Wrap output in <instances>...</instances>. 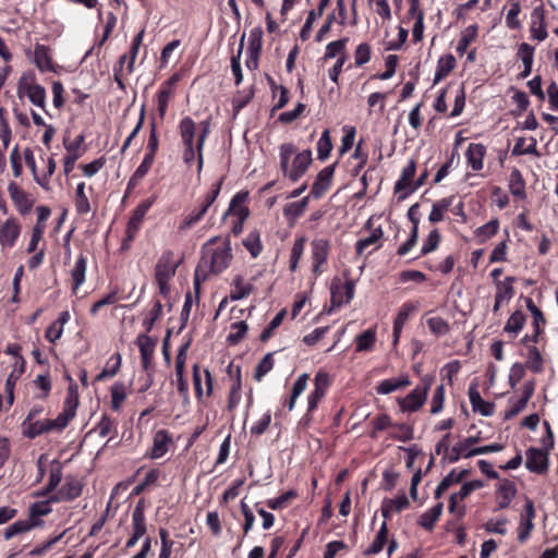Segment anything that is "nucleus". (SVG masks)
<instances>
[{"mask_svg":"<svg viewBox=\"0 0 558 558\" xmlns=\"http://www.w3.org/2000/svg\"><path fill=\"white\" fill-rule=\"evenodd\" d=\"M233 259L229 236H213L201 247V258L194 271L193 288L198 299L201 286L210 276H219L229 268Z\"/></svg>","mask_w":558,"mask_h":558,"instance_id":"f257e3e1","label":"nucleus"},{"mask_svg":"<svg viewBox=\"0 0 558 558\" xmlns=\"http://www.w3.org/2000/svg\"><path fill=\"white\" fill-rule=\"evenodd\" d=\"M78 391L75 384H70L62 411L54 420L22 422V434L24 437L35 439L36 437L50 432H61L75 417L78 407Z\"/></svg>","mask_w":558,"mask_h":558,"instance_id":"f03ea898","label":"nucleus"},{"mask_svg":"<svg viewBox=\"0 0 558 558\" xmlns=\"http://www.w3.org/2000/svg\"><path fill=\"white\" fill-rule=\"evenodd\" d=\"M279 159L282 175L293 183L306 173L313 162L311 149L298 151L296 146L292 143L280 145Z\"/></svg>","mask_w":558,"mask_h":558,"instance_id":"7ed1b4c3","label":"nucleus"},{"mask_svg":"<svg viewBox=\"0 0 558 558\" xmlns=\"http://www.w3.org/2000/svg\"><path fill=\"white\" fill-rule=\"evenodd\" d=\"M435 381L434 374H425L421 377L420 384L404 398L398 400L402 412H416L426 402L428 391Z\"/></svg>","mask_w":558,"mask_h":558,"instance_id":"20e7f679","label":"nucleus"},{"mask_svg":"<svg viewBox=\"0 0 558 558\" xmlns=\"http://www.w3.org/2000/svg\"><path fill=\"white\" fill-rule=\"evenodd\" d=\"M223 181L225 177H221L216 183H214L210 186V190L202 198L201 204L196 206L194 209H192L191 213L184 217L179 227L180 230L191 229L204 218L210 206L217 199L221 191Z\"/></svg>","mask_w":558,"mask_h":558,"instance_id":"39448f33","label":"nucleus"},{"mask_svg":"<svg viewBox=\"0 0 558 558\" xmlns=\"http://www.w3.org/2000/svg\"><path fill=\"white\" fill-rule=\"evenodd\" d=\"M175 270L173 253L171 251L163 252L155 267V281L161 295L168 296L170 292L169 281L175 275Z\"/></svg>","mask_w":558,"mask_h":558,"instance_id":"423d86ee","label":"nucleus"},{"mask_svg":"<svg viewBox=\"0 0 558 558\" xmlns=\"http://www.w3.org/2000/svg\"><path fill=\"white\" fill-rule=\"evenodd\" d=\"M331 243L326 238H315L311 242L312 251V272L315 277L320 276L326 270Z\"/></svg>","mask_w":558,"mask_h":558,"instance_id":"0eeeda50","label":"nucleus"},{"mask_svg":"<svg viewBox=\"0 0 558 558\" xmlns=\"http://www.w3.org/2000/svg\"><path fill=\"white\" fill-rule=\"evenodd\" d=\"M354 292L355 282L353 279H347L343 283L339 279H333L330 287L332 308L349 304L354 296Z\"/></svg>","mask_w":558,"mask_h":558,"instance_id":"6e6552de","label":"nucleus"},{"mask_svg":"<svg viewBox=\"0 0 558 558\" xmlns=\"http://www.w3.org/2000/svg\"><path fill=\"white\" fill-rule=\"evenodd\" d=\"M181 78L182 74L180 72H175L160 85L157 93V110L161 120L167 113L169 101L174 96L175 86Z\"/></svg>","mask_w":558,"mask_h":558,"instance_id":"1a4fd4ad","label":"nucleus"},{"mask_svg":"<svg viewBox=\"0 0 558 558\" xmlns=\"http://www.w3.org/2000/svg\"><path fill=\"white\" fill-rule=\"evenodd\" d=\"M484 486L483 481L474 480L464 483L458 493H454L449 498L448 510L450 513H457L459 518H463L465 514V508H458V501L468 498L474 490L480 489Z\"/></svg>","mask_w":558,"mask_h":558,"instance_id":"9d476101","label":"nucleus"},{"mask_svg":"<svg viewBox=\"0 0 558 558\" xmlns=\"http://www.w3.org/2000/svg\"><path fill=\"white\" fill-rule=\"evenodd\" d=\"M193 386L195 397L198 401L203 400L204 390L202 380H205L206 396L210 397L214 390V377L208 368H202L198 363H195L192 367Z\"/></svg>","mask_w":558,"mask_h":558,"instance_id":"9b49d317","label":"nucleus"},{"mask_svg":"<svg viewBox=\"0 0 558 558\" xmlns=\"http://www.w3.org/2000/svg\"><path fill=\"white\" fill-rule=\"evenodd\" d=\"M83 492V484L74 476H68L64 484L52 495L50 501H72L78 498Z\"/></svg>","mask_w":558,"mask_h":558,"instance_id":"f8f14e48","label":"nucleus"},{"mask_svg":"<svg viewBox=\"0 0 558 558\" xmlns=\"http://www.w3.org/2000/svg\"><path fill=\"white\" fill-rule=\"evenodd\" d=\"M535 518L534 502L531 499H526L524 508L520 514V522L518 526V541L519 543H525L534 529L533 520Z\"/></svg>","mask_w":558,"mask_h":558,"instance_id":"ddd939ff","label":"nucleus"},{"mask_svg":"<svg viewBox=\"0 0 558 558\" xmlns=\"http://www.w3.org/2000/svg\"><path fill=\"white\" fill-rule=\"evenodd\" d=\"M336 170V163L322 169L312 185L310 196L315 199L322 198L332 184V179Z\"/></svg>","mask_w":558,"mask_h":558,"instance_id":"4468645a","label":"nucleus"},{"mask_svg":"<svg viewBox=\"0 0 558 558\" xmlns=\"http://www.w3.org/2000/svg\"><path fill=\"white\" fill-rule=\"evenodd\" d=\"M525 468L535 474H544L548 470V454L549 452L531 447L526 450Z\"/></svg>","mask_w":558,"mask_h":558,"instance_id":"2eb2a0df","label":"nucleus"},{"mask_svg":"<svg viewBox=\"0 0 558 558\" xmlns=\"http://www.w3.org/2000/svg\"><path fill=\"white\" fill-rule=\"evenodd\" d=\"M418 204L412 205L408 210V218L412 222V229L409 239L398 247L397 254L399 256L407 255L417 243L418 239Z\"/></svg>","mask_w":558,"mask_h":558,"instance_id":"dca6fc26","label":"nucleus"},{"mask_svg":"<svg viewBox=\"0 0 558 558\" xmlns=\"http://www.w3.org/2000/svg\"><path fill=\"white\" fill-rule=\"evenodd\" d=\"M22 227L19 220L10 217L0 226V244L2 247L12 248L21 235Z\"/></svg>","mask_w":558,"mask_h":558,"instance_id":"f3484780","label":"nucleus"},{"mask_svg":"<svg viewBox=\"0 0 558 558\" xmlns=\"http://www.w3.org/2000/svg\"><path fill=\"white\" fill-rule=\"evenodd\" d=\"M418 310V303L407 301L404 302L401 307L399 308V312L393 320V329H392V336H393V345L396 347L399 342L402 329L407 323V320L410 318L411 315H413Z\"/></svg>","mask_w":558,"mask_h":558,"instance_id":"a211bd4d","label":"nucleus"},{"mask_svg":"<svg viewBox=\"0 0 558 558\" xmlns=\"http://www.w3.org/2000/svg\"><path fill=\"white\" fill-rule=\"evenodd\" d=\"M248 192L240 191L230 201L229 208L225 213L223 218L227 216H234L236 219L246 220L250 217V209L247 207Z\"/></svg>","mask_w":558,"mask_h":558,"instance_id":"6ab92c4d","label":"nucleus"},{"mask_svg":"<svg viewBox=\"0 0 558 558\" xmlns=\"http://www.w3.org/2000/svg\"><path fill=\"white\" fill-rule=\"evenodd\" d=\"M531 17H532V21L530 24L531 38L536 39L537 41H544L548 36L544 9L542 7L535 8L532 11Z\"/></svg>","mask_w":558,"mask_h":558,"instance_id":"aec40b11","label":"nucleus"},{"mask_svg":"<svg viewBox=\"0 0 558 558\" xmlns=\"http://www.w3.org/2000/svg\"><path fill=\"white\" fill-rule=\"evenodd\" d=\"M480 441V437L470 436L464 438L461 441H458L451 449L447 456V460L450 463L458 462L460 458H471L474 454H471L470 451L473 449L472 447Z\"/></svg>","mask_w":558,"mask_h":558,"instance_id":"412c9836","label":"nucleus"},{"mask_svg":"<svg viewBox=\"0 0 558 558\" xmlns=\"http://www.w3.org/2000/svg\"><path fill=\"white\" fill-rule=\"evenodd\" d=\"M10 197L21 215H26L31 211L33 202L28 198L27 194L15 183L10 182L8 186Z\"/></svg>","mask_w":558,"mask_h":558,"instance_id":"4be33fe9","label":"nucleus"},{"mask_svg":"<svg viewBox=\"0 0 558 558\" xmlns=\"http://www.w3.org/2000/svg\"><path fill=\"white\" fill-rule=\"evenodd\" d=\"M171 442L172 438L168 430H157L154 435L153 447L148 457L154 460L163 457L168 452Z\"/></svg>","mask_w":558,"mask_h":558,"instance_id":"5701e85b","label":"nucleus"},{"mask_svg":"<svg viewBox=\"0 0 558 558\" xmlns=\"http://www.w3.org/2000/svg\"><path fill=\"white\" fill-rule=\"evenodd\" d=\"M469 399L474 412H477L483 416H490L494 414V403L483 400L480 391L477 390L476 384L470 385Z\"/></svg>","mask_w":558,"mask_h":558,"instance_id":"b1692460","label":"nucleus"},{"mask_svg":"<svg viewBox=\"0 0 558 558\" xmlns=\"http://www.w3.org/2000/svg\"><path fill=\"white\" fill-rule=\"evenodd\" d=\"M25 92L29 101L37 106V107H40L41 109L45 110V106H46V90L45 88L39 85V84H23L22 82H20L19 84V95L21 96V94Z\"/></svg>","mask_w":558,"mask_h":558,"instance_id":"393cba45","label":"nucleus"},{"mask_svg":"<svg viewBox=\"0 0 558 558\" xmlns=\"http://www.w3.org/2000/svg\"><path fill=\"white\" fill-rule=\"evenodd\" d=\"M145 29L142 28L133 38L130 51L128 54H123L119 59L120 64V71L123 68V64L128 61L126 70L128 73L131 74L134 71V63L140 50V47L142 46L143 38H144Z\"/></svg>","mask_w":558,"mask_h":558,"instance_id":"a878e982","label":"nucleus"},{"mask_svg":"<svg viewBox=\"0 0 558 558\" xmlns=\"http://www.w3.org/2000/svg\"><path fill=\"white\" fill-rule=\"evenodd\" d=\"M486 155V147L482 143H471L465 151V158L473 171L483 169V160Z\"/></svg>","mask_w":558,"mask_h":558,"instance_id":"bb28decb","label":"nucleus"},{"mask_svg":"<svg viewBox=\"0 0 558 558\" xmlns=\"http://www.w3.org/2000/svg\"><path fill=\"white\" fill-rule=\"evenodd\" d=\"M416 172V162L411 159L409 163L402 169L399 180L395 184V193H401L403 191H410L414 185L413 179Z\"/></svg>","mask_w":558,"mask_h":558,"instance_id":"cd10ccee","label":"nucleus"},{"mask_svg":"<svg viewBox=\"0 0 558 558\" xmlns=\"http://www.w3.org/2000/svg\"><path fill=\"white\" fill-rule=\"evenodd\" d=\"M62 476V465L59 461H53L50 468L48 483L41 492L37 493V496L46 497L52 495L61 483Z\"/></svg>","mask_w":558,"mask_h":558,"instance_id":"c85d7f7f","label":"nucleus"},{"mask_svg":"<svg viewBox=\"0 0 558 558\" xmlns=\"http://www.w3.org/2000/svg\"><path fill=\"white\" fill-rule=\"evenodd\" d=\"M199 133L196 138L197 148V174L199 175L204 166V146L210 133V119H206L199 123Z\"/></svg>","mask_w":558,"mask_h":558,"instance_id":"c756f323","label":"nucleus"},{"mask_svg":"<svg viewBox=\"0 0 558 558\" xmlns=\"http://www.w3.org/2000/svg\"><path fill=\"white\" fill-rule=\"evenodd\" d=\"M34 62L41 72L53 71L50 48L45 45H36L34 50Z\"/></svg>","mask_w":558,"mask_h":558,"instance_id":"7c9ffc66","label":"nucleus"},{"mask_svg":"<svg viewBox=\"0 0 558 558\" xmlns=\"http://www.w3.org/2000/svg\"><path fill=\"white\" fill-rule=\"evenodd\" d=\"M241 389H242V378H241V368L238 366L235 376L232 380V385L230 387V391L228 395V401H227V411L232 413L236 407L241 402Z\"/></svg>","mask_w":558,"mask_h":558,"instance_id":"2f4dec72","label":"nucleus"},{"mask_svg":"<svg viewBox=\"0 0 558 558\" xmlns=\"http://www.w3.org/2000/svg\"><path fill=\"white\" fill-rule=\"evenodd\" d=\"M411 385L410 377L408 375H402L399 378H388L381 380L376 386V392L378 395H389L398 389L408 387Z\"/></svg>","mask_w":558,"mask_h":558,"instance_id":"473e14b6","label":"nucleus"},{"mask_svg":"<svg viewBox=\"0 0 558 558\" xmlns=\"http://www.w3.org/2000/svg\"><path fill=\"white\" fill-rule=\"evenodd\" d=\"M515 486L512 482L506 481L500 484L496 490L497 507L495 510H501L509 507L512 498L515 495Z\"/></svg>","mask_w":558,"mask_h":558,"instance_id":"72a5a7b5","label":"nucleus"},{"mask_svg":"<svg viewBox=\"0 0 558 558\" xmlns=\"http://www.w3.org/2000/svg\"><path fill=\"white\" fill-rule=\"evenodd\" d=\"M70 320V313L68 311H63L60 313L57 320L52 322L45 332V338L54 343L59 340L63 333V326Z\"/></svg>","mask_w":558,"mask_h":558,"instance_id":"f704fd0d","label":"nucleus"},{"mask_svg":"<svg viewBox=\"0 0 558 558\" xmlns=\"http://www.w3.org/2000/svg\"><path fill=\"white\" fill-rule=\"evenodd\" d=\"M525 303H526V308L530 311V313L532 314V317H533V328H534V333H533V338H532V341L534 343H536L538 341V337L542 332V326H544L546 324V318L543 314V312L535 305V303L533 302V300L531 298H527L525 300Z\"/></svg>","mask_w":558,"mask_h":558,"instance_id":"c9c22d12","label":"nucleus"},{"mask_svg":"<svg viewBox=\"0 0 558 558\" xmlns=\"http://www.w3.org/2000/svg\"><path fill=\"white\" fill-rule=\"evenodd\" d=\"M86 267L87 257L84 254H80L71 270L72 289L74 293H76V290L85 282Z\"/></svg>","mask_w":558,"mask_h":558,"instance_id":"e433bc0d","label":"nucleus"},{"mask_svg":"<svg viewBox=\"0 0 558 558\" xmlns=\"http://www.w3.org/2000/svg\"><path fill=\"white\" fill-rule=\"evenodd\" d=\"M325 396H326L325 393H323L320 391H317V390H314V389L308 395V397H307V410H306V413L300 420V425L303 428H306V427H308L311 425V423L313 421V413H314V411L317 410L319 402L323 400V398Z\"/></svg>","mask_w":558,"mask_h":558,"instance_id":"4c0bfd02","label":"nucleus"},{"mask_svg":"<svg viewBox=\"0 0 558 558\" xmlns=\"http://www.w3.org/2000/svg\"><path fill=\"white\" fill-rule=\"evenodd\" d=\"M457 60L451 53L445 54L439 58L434 76V84L439 83L446 78L449 73L456 68Z\"/></svg>","mask_w":558,"mask_h":558,"instance_id":"58836bf2","label":"nucleus"},{"mask_svg":"<svg viewBox=\"0 0 558 558\" xmlns=\"http://www.w3.org/2000/svg\"><path fill=\"white\" fill-rule=\"evenodd\" d=\"M442 509L444 504L437 502L420 517L418 524L428 532L433 531L436 522L439 520L442 513Z\"/></svg>","mask_w":558,"mask_h":558,"instance_id":"ea45409f","label":"nucleus"},{"mask_svg":"<svg viewBox=\"0 0 558 558\" xmlns=\"http://www.w3.org/2000/svg\"><path fill=\"white\" fill-rule=\"evenodd\" d=\"M509 191L519 199H524L526 197L525 180L518 168H513L510 172Z\"/></svg>","mask_w":558,"mask_h":558,"instance_id":"a19ab883","label":"nucleus"},{"mask_svg":"<svg viewBox=\"0 0 558 558\" xmlns=\"http://www.w3.org/2000/svg\"><path fill=\"white\" fill-rule=\"evenodd\" d=\"M254 290L252 283H244L243 277L241 275L234 276L232 280V290L230 292L231 301H239L247 298Z\"/></svg>","mask_w":558,"mask_h":558,"instance_id":"79ce46f5","label":"nucleus"},{"mask_svg":"<svg viewBox=\"0 0 558 558\" xmlns=\"http://www.w3.org/2000/svg\"><path fill=\"white\" fill-rule=\"evenodd\" d=\"M41 524H43V521H32L29 519L19 520V521H15L10 526H8L4 530L3 535H4L5 539H11L15 535L26 533V532L31 531L33 527L41 525Z\"/></svg>","mask_w":558,"mask_h":558,"instance_id":"37998d69","label":"nucleus"},{"mask_svg":"<svg viewBox=\"0 0 558 558\" xmlns=\"http://www.w3.org/2000/svg\"><path fill=\"white\" fill-rule=\"evenodd\" d=\"M515 281V277L508 276L502 281L496 282L495 299H500L508 303L514 296L515 290L513 284Z\"/></svg>","mask_w":558,"mask_h":558,"instance_id":"c03bdc74","label":"nucleus"},{"mask_svg":"<svg viewBox=\"0 0 558 558\" xmlns=\"http://www.w3.org/2000/svg\"><path fill=\"white\" fill-rule=\"evenodd\" d=\"M121 354L114 353L111 355L108 361L106 362L105 367L102 371L96 376V381H104L108 378H112L118 374L121 367Z\"/></svg>","mask_w":558,"mask_h":558,"instance_id":"a18cd8bd","label":"nucleus"},{"mask_svg":"<svg viewBox=\"0 0 558 558\" xmlns=\"http://www.w3.org/2000/svg\"><path fill=\"white\" fill-rule=\"evenodd\" d=\"M242 244L250 252L252 258L258 257L263 251L260 232L257 229L250 231L243 239Z\"/></svg>","mask_w":558,"mask_h":558,"instance_id":"49530a36","label":"nucleus"},{"mask_svg":"<svg viewBox=\"0 0 558 558\" xmlns=\"http://www.w3.org/2000/svg\"><path fill=\"white\" fill-rule=\"evenodd\" d=\"M499 220L497 218H493L487 223L475 229L474 235L477 239L478 243H485L486 241L495 236L499 231Z\"/></svg>","mask_w":558,"mask_h":558,"instance_id":"de8ad7c7","label":"nucleus"},{"mask_svg":"<svg viewBox=\"0 0 558 558\" xmlns=\"http://www.w3.org/2000/svg\"><path fill=\"white\" fill-rule=\"evenodd\" d=\"M255 88L251 86L248 89L238 90L232 98L233 114L236 116L244 109L254 98Z\"/></svg>","mask_w":558,"mask_h":558,"instance_id":"09e8293b","label":"nucleus"},{"mask_svg":"<svg viewBox=\"0 0 558 558\" xmlns=\"http://www.w3.org/2000/svg\"><path fill=\"white\" fill-rule=\"evenodd\" d=\"M526 317L524 313L520 310L514 311L509 319L507 320L504 331L507 333H511L512 338H515L518 333L523 329Z\"/></svg>","mask_w":558,"mask_h":558,"instance_id":"8fccbe9b","label":"nucleus"},{"mask_svg":"<svg viewBox=\"0 0 558 558\" xmlns=\"http://www.w3.org/2000/svg\"><path fill=\"white\" fill-rule=\"evenodd\" d=\"M478 35V25L472 24L468 26L462 33L461 38L457 45V52L462 56L466 52L469 46L476 39Z\"/></svg>","mask_w":558,"mask_h":558,"instance_id":"3c124183","label":"nucleus"},{"mask_svg":"<svg viewBox=\"0 0 558 558\" xmlns=\"http://www.w3.org/2000/svg\"><path fill=\"white\" fill-rule=\"evenodd\" d=\"M74 205L76 213L81 216L87 215L90 211V204L85 193V183L77 184L74 196Z\"/></svg>","mask_w":558,"mask_h":558,"instance_id":"603ef678","label":"nucleus"},{"mask_svg":"<svg viewBox=\"0 0 558 558\" xmlns=\"http://www.w3.org/2000/svg\"><path fill=\"white\" fill-rule=\"evenodd\" d=\"M388 542V526L387 522L384 521L379 527V531L377 532L374 541L372 542L371 546L365 550L366 555H376L380 553Z\"/></svg>","mask_w":558,"mask_h":558,"instance_id":"864d4df0","label":"nucleus"},{"mask_svg":"<svg viewBox=\"0 0 558 558\" xmlns=\"http://www.w3.org/2000/svg\"><path fill=\"white\" fill-rule=\"evenodd\" d=\"M111 402L110 407L114 412H120L126 399L125 386L121 381L114 383L110 388Z\"/></svg>","mask_w":558,"mask_h":558,"instance_id":"5fc2aeb1","label":"nucleus"},{"mask_svg":"<svg viewBox=\"0 0 558 558\" xmlns=\"http://www.w3.org/2000/svg\"><path fill=\"white\" fill-rule=\"evenodd\" d=\"M153 204V198H147L141 202L132 211V215L128 222L141 229L145 215L148 213Z\"/></svg>","mask_w":558,"mask_h":558,"instance_id":"6e6d98bb","label":"nucleus"},{"mask_svg":"<svg viewBox=\"0 0 558 558\" xmlns=\"http://www.w3.org/2000/svg\"><path fill=\"white\" fill-rule=\"evenodd\" d=\"M356 352H368L374 349L376 342V331L374 329H367L360 333L356 339Z\"/></svg>","mask_w":558,"mask_h":558,"instance_id":"4d7b16f0","label":"nucleus"},{"mask_svg":"<svg viewBox=\"0 0 558 558\" xmlns=\"http://www.w3.org/2000/svg\"><path fill=\"white\" fill-rule=\"evenodd\" d=\"M136 344L140 349L141 357H154L157 339L151 338L146 333H142L137 336Z\"/></svg>","mask_w":558,"mask_h":558,"instance_id":"13d9d810","label":"nucleus"},{"mask_svg":"<svg viewBox=\"0 0 558 558\" xmlns=\"http://www.w3.org/2000/svg\"><path fill=\"white\" fill-rule=\"evenodd\" d=\"M95 429L97 430L100 437H106L108 435H117L118 433V422L116 418L104 414L99 422L97 423Z\"/></svg>","mask_w":558,"mask_h":558,"instance_id":"bf43d9fd","label":"nucleus"},{"mask_svg":"<svg viewBox=\"0 0 558 558\" xmlns=\"http://www.w3.org/2000/svg\"><path fill=\"white\" fill-rule=\"evenodd\" d=\"M23 157L25 160L26 166L29 168L34 180L37 184H39L41 187L47 189V178H40V175L37 172V165L34 156V151L32 148L26 147L23 151Z\"/></svg>","mask_w":558,"mask_h":558,"instance_id":"052dcab7","label":"nucleus"},{"mask_svg":"<svg viewBox=\"0 0 558 558\" xmlns=\"http://www.w3.org/2000/svg\"><path fill=\"white\" fill-rule=\"evenodd\" d=\"M521 13V4L520 1L513 0L510 1V9L506 14V25L509 29H519L522 27V23L519 20V15Z\"/></svg>","mask_w":558,"mask_h":558,"instance_id":"680f3d73","label":"nucleus"},{"mask_svg":"<svg viewBox=\"0 0 558 558\" xmlns=\"http://www.w3.org/2000/svg\"><path fill=\"white\" fill-rule=\"evenodd\" d=\"M158 533L161 543V548L158 558H170L171 555L174 551H177V549L174 548L175 543L173 539L170 538V534L167 529L160 527Z\"/></svg>","mask_w":558,"mask_h":558,"instance_id":"e2e57ef3","label":"nucleus"},{"mask_svg":"<svg viewBox=\"0 0 558 558\" xmlns=\"http://www.w3.org/2000/svg\"><path fill=\"white\" fill-rule=\"evenodd\" d=\"M332 147L330 131L326 129L317 142V158L325 161L330 156Z\"/></svg>","mask_w":558,"mask_h":558,"instance_id":"0e129e2a","label":"nucleus"},{"mask_svg":"<svg viewBox=\"0 0 558 558\" xmlns=\"http://www.w3.org/2000/svg\"><path fill=\"white\" fill-rule=\"evenodd\" d=\"M161 315L162 303L160 300H154L153 307L150 308L147 317L144 318L142 324L146 335L153 330L155 323L161 317Z\"/></svg>","mask_w":558,"mask_h":558,"instance_id":"69168bd1","label":"nucleus"},{"mask_svg":"<svg viewBox=\"0 0 558 558\" xmlns=\"http://www.w3.org/2000/svg\"><path fill=\"white\" fill-rule=\"evenodd\" d=\"M274 354L275 352L267 353L257 364L254 372V379L256 381H260L274 368Z\"/></svg>","mask_w":558,"mask_h":558,"instance_id":"338daca9","label":"nucleus"},{"mask_svg":"<svg viewBox=\"0 0 558 558\" xmlns=\"http://www.w3.org/2000/svg\"><path fill=\"white\" fill-rule=\"evenodd\" d=\"M372 426L373 429L369 436L371 438L376 439L378 432H383L386 430L387 428L393 427L395 423L392 422L391 417L388 414L381 413L372 420Z\"/></svg>","mask_w":558,"mask_h":558,"instance_id":"774afa93","label":"nucleus"}]
</instances>
